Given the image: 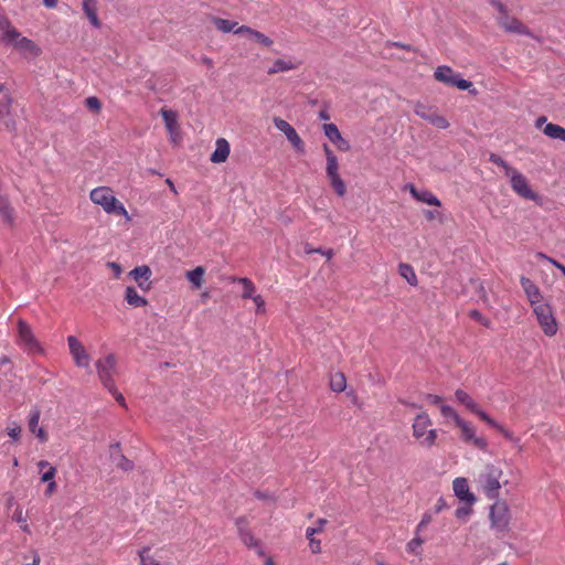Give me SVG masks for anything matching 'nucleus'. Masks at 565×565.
Segmentation results:
<instances>
[{"label":"nucleus","instance_id":"63","mask_svg":"<svg viewBox=\"0 0 565 565\" xmlns=\"http://www.w3.org/2000/svg\"><path fill=\"white\" fill-rule=\"evenodd\" d=\"M431 521V515L429 513H425L422 518L420 526H427Z\"/></svg>","mask_w":565,"mask_h":565},{"label":"nucleus","instance_id":"30","mask_svg":"<svg viewBox=\"0 0 565 565\" xmlns=\"http://www.w3.org/2000/svg\"><path fill=\"white\" fill-rule=\"evenodd\" d=\"M455 397L460 404L465 405L469 411H471L475 414H477L478 411L481 409L478 406V404L473 401V398L462 390H457L455 392Z\"/></svg>","mask_w":565,"mask_h":565},{"label":"nucleus","instance_id":"20","mask_svg":"<svg viewBox=\"0 0 565 565\" xmlns=\"http://www.w3.org/2000/svg\"><path fill=\"white\" fill-rule=\"evenodd\" d=\"M110 458L115 466L122 471H130L134 469V462L120 452L118 444L110 446Z\"/></svg>","mask_w":565,"mask_h":565},{"label":"nucleus","instance_id":"18","mask_svg":"<svg viewBox=\"0 0 565 565\" xmlns=\"http://www.w3.org/2000/svg\"><path fill=\"white\" fill-rule=\"evenodd\" d=\"M456 497L468 504H473L476 497L470 492L468 482L465 478H456L452 482Z\"/></svg>","mask_w":565,"mask_h":565},{"label":"nucleus","instance_id":"27","mask_svg":"<svg viewBox=\"0 0 565 565\" xmlns=\"http://www.w3.org/2000/svg\"><path fill=\"white\" fill-rule=\"evenodd\" d=\"M323 151L326 153L327 159V167H326V173L327 177L339 174V163L335 154L332 152V150L324 145Z\"/></svg>","mask_w":565,"mask_h":565},{"label":"nucleus","instance_id":"25","mask_svg":"<svg viewBox=\"0 0 565 565\" xmlns=\"http://www.w3.org/2000/svg\"><path fill=\"white\" fill-rule=\"evenodd\" d=\"M82 8L90 24L95 28H100L102 22L97 15V1L96 0H83Z\"/></svg>","mask_w":565,"mask_h":565},{"label":"nucleus","instance_id":"31","mask_svg":"<svg viewBox=\"0 0 565 565\" xmlns=\"http://www.w3.org/2000/svg\"><path fill=\"white\" fill-rule=\"evenodd\" d=\"M160 115L163 119L164 126L168 131L179 129L178 115L175 111L167 108H161Z\"/></svg>","mask_w":565,"mask_h":565},{"label":"nucleus","instance_id":"56","mask_svg":"<svg viewBox=\"0 0 565 565\" xmlns=\"http://www.w3.org/2000/svg\"><path fill=\"white\" fill-rule=\"evenodd\" d=\"M446 508H447V503H446L445 499L440 497L437 500V503H436V505L434 508V511H435V513H439V512H441Z\"/></svg>","mask_w":565,"mask_h":565},{"label":"nucleus","instance_id":"13","mask_svg":"<svg viewBox=\"0 0 565 565\" xmlns=\"http://www.w3.org/2000/svg\"><path fill=\"white\" fill-rule=\"evenodd\" d=\"M274 125L279 131H281L286 136L287 140L291 143V146L297 152H305L303 140L300 138L296 129L288 121L280 117H275Z\"/></svg>","mask_w":565,"mask_h":565},{"label":"nucleus","instance_id":"36","mask_svg":"<svg viewBox=\"0 0 565 565\" xmlns=\"http://www.w3.org/2000/svg\"><path fill=\"white\" fill-rule=\"evenodd\" d=\"M330 387L333 392H343L347 387V381L343 373H335L330 379Z\"/></svg>","mask_w":565,"mask_h":565},{"label":"nucleus","instance_id":"10","mask_svg":"<svg viewBox=\"0 0 565 565\" xmlns=\"http://www.w3.org/2000/svg\"><path fill=\"white\" fill-rule=\"evenodd\" d=\"M70 354L77 367L87 369L90 364V355L83 343L74 335L67 337Z\"/></svg>","mask_w":565,"mask_h":565},{"label":"nucleus","instance_id":"45","mask_svg":"<svg viewBox=\"0 0 565 565\" xmlns=\"http://www.w3.org/2000/svg\"><path fill=\"white\" fill-rule=\"evenodd\" d=\"M21 427L20 425H18L15 422H12L8 427H7V434L8 436H10L13 440H19L20 436H21Z\"/></svg>","mask_w":565,"mask_h":565},{"label":"nucleus","instance_id":"1","mask_svg":"<svg viewBox=\"0 0 565 565\" xmlns=\"http://www.w3.org/2000/svg\"><path fill=\"white\" fill-rule=\"evenodd\" d=\"M89 199L94 204L102 206L107 214L124 216L126 221H131V216L125 205L114 195L111 188L97 186L90 191Z\"/></svg>","mask_w":565,"mask_h":565},{"label":"nucleus","instance_id":"4","mask_svg":"<svg viewBox=\"0 0 565 565\" xmlns=\"http://www.w3.org/2000/svg\"><path fill=\"white\" fill-rule=\"evenodd\" d=\"M3 40L12 44L15 50L28 52L34 56L40 55L42 52L34 41L26 36H22L18 29L10 23H8L3 30Z\"/></svg>","mask_w":565,"mask_h":565},{"label":"nucleus","instance_id":"7","mask_svg":"<svg viewBox=\"0 0 565 565\" xmlns=\"http://www.w3.org/2000/svg\"><path fill=\"white\" fill-rule=\"evenodd\" d=\"M491 529L499 535L509 531L510 512L504 501L497 500L490 509Z\"/></svg>","mask_w":565,"mask_h":565},{"label":"nucleus","instance_id":"9","mask_svg":"<svg viewBox=\"0 0 565 565\" xmlns=\"http://www.w3.org/2000/svg\"><path fill=\"white\" fill-rule=\"evenodd\" d=\"M536 319L547 337H553L557 332V322L553 316L552 309L547 303H539L533 307Z\"/></svg>","mask_w":565,"mask_h":565},{"label":"nucleus","instance_id":"15","mask_svg":"<svg viewBox=\"0 0 565 565\" xmlns=\"http://www.w3.org/2000/svg\"><path fill=\"white\" fill-rule=\"evenodd\" d=\"M129 275L137 282L138 287L143 291H149L152 287V282L150 280L152 271L147 265H141L135 267Z\"/></svg>","mask_w":565,"mask_h":565},{"label":"nucleus","instance_id":"8","mask_svg":"<svg viewBox=\"0 0 565 565\" xmlns=\"http://www.w3.org/2000/svg\"><path fill=\"white\" fill-rule=\"evenodd\" d=\"M494 6L497 10L500 12V15L497 18L498 24L505 32L533 36L530 29L526 28L520 20L508 14L507 8L503 3L495 2Z\"/></svg>","mask_w":565,"mask_h":565},{"label":"nucleus","instance_id":"5","mask_svg":"<svg viewBox=\"0 0 565 565\" xmlns=\"http://www.w3.org/2000/svg\"><path fill=\"white\" fill-rule=\"evenodd\" d=\"M95 367L102 385L111 388L117 375V356L114 353L100 356L96 360Z\"/></svg>","mask_w":565,"mask_h":565},{"label":"nucleus","instance_id":"50","mask_svg":"<svg viewBox=\"0 0 565 565\" xmlns=\"http://www.w3.org/2000/svg\"><path fill=\"white\" fill-rule=\"evenodd\" d=\"M114 397L115 399L121 404L122 406H126V403H125V397L124 395L117 390L116 387V382L113 383V387L111 388H106Z\"/></svg>","mask_w":565,"mask_h":565},{"label":"nucleus","instance_id":"54","mask_svg":"<svg viewBox=\"0 0 565 565\" xmlns=\"http://www.w3.org/2000/svg\"><path fill=\"white\" fill-rule=\"evenodd\" d=\"M308 540L311 552L315 554L319 553L321 551L320 541L315 540L313 536Z\"/></svg>","mask_w":565,"mask_h":565},{"label":"nucleus","instance_id":"19","mask_svg":"<svg viewBox=\"0 0 565 565\" xmlns=\"http://www.w3.org/2000/svg\"><path fill=\"white\" fill-rule=\"evenodd\" d=\"M520 282L531 305L534 307L541 303L542 296L539 287L526 277H521Z\"/></svg>","mask_w":565,"mask_h":565},{"label":"nucleus","instance_id":"51","mask_svg":"<svg viewBox=\"0 0 565 565\" xmlns=\"http://www.w3.org/2000/svg\"><path fill=\"white\" fill-rule=\"evenodd\" d=\"M13 521H15L18 524L25 523L26 516L23 514V510L21 507H18L12 515Z\"/></svg>","mask_w":565,"mask_h":565},{"label":"nucleus","instance_id":"62","mask_svg":"<svg viewBox=\"0 0 565 565\" xmlns=\"http://www.w3.org/2000/svg\"><path fill=\"white\" fill-rule=\"evenodd\" d=\"M426 399L433 404H439L441 402V397L434 394H427Z\"/></svg>","mask_w":565,"mask_h":565},{"label":"nucleus","instance_id":"3","mask_svg":"<svg viewBox=\"0 0 565 565\" xmlns=\"http://www.w3.org/2000/svg\"><path fill=\"white\" fill-rule=\"evenodd\" d=\"M17 344L30 355L45 354L43 345L36 339L30 324L23 319H19L17 323Z\"/></svg>","mask_w":565,"mask_h":565},{"label":"nucleus","instance_id":"43","mask_svg":"<svg viewBox=\"0 0 565 565\" xmlns=\"http://www.w3.org/2000/svg\"><path fill=\"white\" fill-rule=\"evenodd\" d=\"M472 504H468L466 503L465 505L462 507H459L457 508L456 512H455V515L458 520H462V521H466L467 518L471 514L472 512V508H471Z\"/></svg>","mask_w":565,"mask_h":565},{"label":"nucleus","instance_id":"49","mask_svg":"<svg viewBox=\"0 0 565 565\" xmlns=\"http://www.w3.org/2000/svg\"><path fill=\"white\" fill-rule=\"evenodd\" d=\"M55 475H56V468L53 466H49V469L42 473L41 481L42 482L54 481Z\"/></svg>","mask_w":565,"mask_h":565},{"label":"nucleus","instance_id":"32","mask_svg":"<svg viewBox=\"0 0 565 565\" xmlns=\"http://www.w3.org/2000/svg\"><path fill=\"white\" fill-rule=\"evenodd\" d=\"M12 102L10 95H4L0 100V119L4 121L8 128H13V125H10L7 120L11 116Z\"/></svg>","mask_w":565,"mask_h":565},{"label":"nucleus","instance_id":"55","mask_svg":"<svg viewBox=\"0 0 565 565\" xmlns=\"http://www.w3.org/2000/svg\"><path fill=\"white\" fill-rule=\"evenodd\" d=\"M470 317L480 321L483 326H489V320L488 319H484L481 313L477 310H472L470 312Z\"/></svg>","mask_w":565,"mask_h":565},{"label":"nucleus","instance_id":"57","mask_svg":"<svg viewBox=\"0 0 565 565\" xmlns=\"http://www.w3.org/2000/svg\"><path fill=\"white\" fill-rule=\"evenodd\" d=\"M424 214L428 221H433L436 220L440 213L437 210H426Z\"/></svg>","mask_w":565,"mask_h":565},{"label":"nucleus","instance_id":"39","mask_svg":"<svg viewBox=\"0 0 565 565\" xmlns=\"http://www.w3.org/2000/svg\"><path fill=\"white\" fill-rule=\"evenodd\" d=\"M490 161L497 164L498 167H501L504 170L507 177L514 170V168L509 166V163L505 160H503L500 156L495 153L490 154Z\"/></svg>","mask_w":565,"mask_h":565},{"label":"nucleus","instance_id":"33","mask_svg":"<svg viewBox=\"0 0 565 565\" xmlns=\"http://www.w3.org/2000/svg\"><path fill=\"white\" fill-rule=\"evenodd\" d=\"M543 134L552 139H557L565 142V128L556 124H546L543 128Z\"/></svg>","mask_w":565,"mask_h":565},{"label":"nucleus","instance_id":"38","mask_svg":"<svg viewBox=\"0 0 565 565\" xmlns=\"http://www.w3.org/2000/svg\"><path fill=\"white\" fill-rule=\"evenodd\" d=\"M150 547L145 546L139 551L140 565H158L159 563L149 555Z\"/></svg>","mask_w":565,"mask_h":565},{"label":"nucleus","instance_id":"28","mask_svg":"<svg viewBox=\"0 0 565 565\" xmlns=\"http://www.w3.org/2000/svg\"><path fill=\"white\" fill-rule=\"evenodd\" d=\"M125 300L132 307H145L148 300L141 297L134 287L128 286L125 290Z\"/></svg>","mask_w":565,"mask_h":565},{"label":"nucleus","instance_id":"37","mask_svg":"<svg viewBox=\"0 0 565 565\" xmlns=\"http://www.w3.org/2000/svg\"><path fill=\"white\" fill-rule=\"evenodd\" d=\"M330 185L339 196H344L347 193V186L340 174L328 177Z\"/></svg>","mask_w":565,"mask_h":565},{"label":"nucleus","instance_id":"24","mask_svg":"<svg viewBox=\"0 0 565 565\" xmlns=\"http://www.w3.org/2000/svg\"><path fill=\"white\" fill-rule=\"evenodd\" d=\"M250 44L275 52L273 49L274 41L269 36L249 28V45ZM249 50H252L250 46Z\"/></svg>","mask_w":565,"mask_h":565},{"label":"nucleus","instance_id":"60","mask_svg":"<svg viewBox=\"0 0 565 565\" xmlns=\"http://www.w3.org/2000/svg\"><path fill=\"white\" fill-rule=\"evenodd\" d=\"M541 256L544 257V255H542V254H541ZM545 258L548 259V262H551L556 268H558L562 271V274L565 276V266L564 265H562L557 260L548 258L546 256H545Z\"/></svg>","mask_w":565,"mask_h":565},{"label":"nucleus","instance_id":"46","mask_svg":"<svg viewBox=\"0 0 565 565\" xmlns=\"http://www.w3.org/2000/svg\"><path fill=\"white\" fill-rule=\"evenodd\" d=\"M326 523H327V520H326V519H319V520H318V526H315V527H308V529L306 530V537H307V539H310V537H311V536H313L315 534L322 532L323 526H324V524H326Z\"/></svg>","mask_w":565,"mask_h":565},{"label":"nucleus","instance_id":"14","mask_svg":"<svg viewBox=\"0 0 565 565\" xmlns=\"http://www.w3.org/2000/svg\"><path fill=\"white\" fill-rule=\"evenodd\" d=\"M457 427L461 430V438L473 444L477 448L484 450L488 446V443L484 438L477 437L475 434V429L470 423L463 419H457Z\"/></svg>","mask_w":565,"mask_h":565},{"label":"nucleus","instance_id":"48","mask_svg":"<svg viewBox=\"0 0 565 565\" xmlns=\"http://www.w3.org/2000/svg\"><path fill=\"white\" fill-rule=\"evenodd\" d=\"M479 416L480 419H482L483 422H486L487 424H489L490 426L494 427L495 429H498L500 427V424L498 422H495L493 418H491L486 412H483L482 409L478 411V413L476 414Z\"/></svg>","mask_w":565,"mask_h":565},{"label":"nucleus","instance_id":"12","mask_svg":"<svg viewBox=\"0 0 565 565\" xmlns=\"http://www.w3.org/2000/svg\"><path fill=\"white\" fill-rule=\"evenodd\" d=\"M414 113L439 129H446L449 127L448 120L444 116L439 115L434 107L416 103L414 105Z\"/></svg>","mask_w":565,"mask_h":565},{"label":"nucleus","instance_id":"53","mask_svg":"<svg viewBox=\"0 0 565 565\" xmlns=\"http://www.w3.org/2000/svg\"><path fill=\"white\" fill-rule=\"evenodd\" d=\"M108 267L113 270L115 278L120 277L122 269L118 263L110 262V263H108Z\"/></svg>","mask_w":565,"mask_h":565},{"label":"nucleus","instance_id":"23","mask_svg":"<svg viewBox=\"0 0 565 565\" xmlns=\"http://www.w3.org/2000/svg\"><path fill=\"white\" fill-rule=\"evenodd\" d=\"M409 192L413 198L419 202L428 205L440 206V201L428 190H417L413 184L408 185Z\"/></svg>","mask_w":565,"mask_h":565},{"label":"nucleus","instance_id":"40","mask_svg":"<svg viewBox=\"0 0 565 565\" xmlns=\"http://www.w3.org/2000/svg\"><path fill=\"white\" fill-rule=\"evenodd\" d=\"M424 543V540L420 539L418 535H416L413 540H411L407 545L406 550L407 552L419 555L420 554V546Z\"/></svg>","mask_w":565,"mask_h":565},{"label":"nucleus","instance_id":"34","mask_svg":"<svg viewBox=\"0 0 565 565\" xmlns=\"http://www.w3.org/2000/svg\"><path fill=\"white\" fill-rule=\"evenodd\" d=\"M204 268L198 266L193 270L186 273L188 280L193 284L195 288H201L203 284Z\"/></svg>","mask_w":565,"mask_h":565},{"label":"nucleus","instance_id":"42","mask_svg":"<svg viewBox=\"0 0 565 565\" xmlns=\"http://www.w3.org/2000/svg\"><path fill=\"white\" fill-rule=\"evenodd\" d=\"M0 214L6 218L12 217V209L10 206V203L6 196H2L0 194Z\"/></svg>","mask_w":565,"mask_h":565},{"label":"nucleus","instance_id":"61","mask_svg":"<svg viewBox=\"0 0 565 565\" xmlns=\"http://www.w3.org/2000/svg\"><path fill=\"white\" fill-rule=\"evenodd\" d=\"M316 253H319V254L326 256L328 259H331L333 256L332 249L316 248Z\"/></svg>","mask_w":565,"mask_h":565},{"label":"nucleus","instance_id":"52","mask_svg":"<svg viewBox=\"0 0 565 565\" xmlns=\"http://www.w3.org/2000/svg\"><path fill=\"white\" fill-rule=\"evenodd\" d=\"M452 86H456L459 89L466 90L472 86V83L467 79L460 78L458 75Z\"/></svg>","mask_w":565,"mask_h":565},{"label":"nucleus","instance_id":"16","mask_svg":"<svg viewBox=\"0 0 565 565\" xmlns=\"http://www.w3.org/2000/svg\"><path fill=\"white\" fill-rule=\"evenodd\" d=\"M41 417V412L38 408H34L29 414V430L31 434L35 435L40 443L45 444L49 440L47 431L39 425Z\"/></svg>","mask_w":565,"mask_h":565},{"label":"nucleus","instance_id":"41","mask_svg":"<svg viewBox=\"0 0 565 565\" xmlns=\"http://www.w3.org/2000/svg\"><path fill=\"white\" fill-rule=\"evenodd\" d=\"M254 292V286L249 281V298H253V301L256 306V312L257 313H264L265 312V302L262 299L260 296H253Z\"/></svg>","mask_w":565,"mask_h":565},{"label":"nucleus","instance_id":"29","mask_svg":"<svg viewBox=\"0 0 565 565\" xmlns=\"http://www.w3.org/2000/svg\"><path fill=\"white\" fill-rule=\"evenodd\" d=\"M297 68V64L294 63L290 58H278L274 62L273 66L267 70V74L273 75L280 72H288Z\"/></svg>","mask_w":565,"mask_h":565},{"label":"nucleus","instance_id":"59","mask_svg":"<svg viewBox=\"0 0 565 565\" xmlns=\"http://www.w3.org/2000/svg\"><path fill=\"white\" fill-rule=\"evenodd\" d=\"M55 491H56V482L55 481L47 482L45 494L52 495Z\"/></svg>","mask_w":565,"mask_h":565},{"label":"nucleus","instance_id":"11","mask_svg":"<svg viewBox=\"0 0 565 565\" xmlns=\"http://www.w3.org/2000/svg\"><path fill=\"white\" fill-rule=\"evenodd\" d=\"M508 178H510L511 188L518 195L532 201L539 199V195L531 189L526 178L516 169H514Z\"/></svg>","mask_w":565,"mask_h":565},{"label":"nucleus","instance_id":"17","mask_svg":"<svg viewBox=\"0 0 565 565\" xmlns=\"http://www.w3.org/2000/svg\"><path fill=\"white\" fill-rule=\"evenodd\" d=\"M323 132L328 137V139L334 143L340 150L342 151H349L350 150V143L348 140H345L338 127L334 124H324Z\"/></svg>","mask_w":565,"mask_h":565},{"label":"nucleus","instance_id":"44","mask_svg":"<svg viewBox=\"0 0 565 565\" xmlns=\"http://www.w3.org/2000/svg\"><path fill=\"white\" fill-rule=\"evenodd\" d=\"M85 105L86 107L94 111V113H99L100 109H102V103L100 100L95 97V96H90V97H87L86 100H85Z\"/></svg>","mask_w":565,"mask_h":565},{"label":"nucleus","instance_id":"64","mask_svg":"<svg viewBox=\"0 0 565 565\" xmlns=\"http://www.w3.org/2000/svg\"><path fill=\"white\" fill-rule=\"evenodd\" d=\"M318 117L321 120H329L330 119V115H329L327 109L320 110L319 114H318Z\"/></svg>","mask_w":565,"mask_h":565},{"label":"nucleus","instance_id":"2","mask_svg":"<svg viewBox=\"0 0 565 565\" xmlns=\"http://www.w3.org/2000/svg\"><path fill=\"white\" fill-rule=\"evenodd\" d=\"M503 476L501 468L487 463L483 470L478 476V482L487 498L497 500L499 498V490L501 489L500 479Z\"/></svg>","mask_w":565,"mask_h":565},{"label":"nucleus","instance_id":"58","mask_svg":"<svg viewBox=\"0 0 565 565\" xmlns=\"http://www.w3.org/2000/svg\"><path fill=\"white\" fill-rule=\"evenodd\" d=\"M497 430L501 433L505 438L513 440V433L504 428L502 425H500V427Z\"/></svg>","mask_w":565,"mask_h":565},{"label":"nucleus","instance_id":"21","mask_svg":"<svg viewBox=\"0 0 565 565\" xmlns=\"http://www.w3.org/2000/svg\"><path fill=\"white\" fill-rule=\"evenodd\" d=\"M230 154V143L225 138H217L215 141V150L211 154L210 160L213 163L225 162Z\"/></svg>","mask_w":565,"mask_h":565},{"label":"nucleus","instance_id":"26","mask_svg":"<svg viewBox=\"0 0 565 565\" xmlns=\"http://www.w3.org/2000/svg\"><path fill=\"white\" fill-rule=\"evenodd\" d=\"M435 78L446 85L452 86L458 74L455 73L449 66H438L434 73Z\"/></svg>","mask_w":565,"mask_h":565},{"label":"nucleus","instance_id":"47","mask_svg":"<svg viewBox=\"0 0 565 565\" xmlns=\"http://www.w3.org/2000/svg\"><path fill=\"white\" fill-rule=\"evenodd\" d=\"M440 412L441 414L445 416V417H450L455 420V423L457 424V419H461L459 417V415L456 413V411L449 406V405H441L440 406Z\"/></svg>","mask_w":565,"mask_h":565},{"label":"nucleus","instance_id":"6","mask_svg":"<svg viewBox=\"0 0 565 565\" xmlns=\"http://www.w3.org/2000/svg\"><path fill=\"white\" fill-rule=\"evenodd\" d=\"M430 425V417L425 412L418 414L413 423V436L416 439H420V444L425 447H431L437 438L435 429L427 430Z\"/></svg>","mask_w":565,"mask_h":565},{"label":"nucleus","instance_id":"35","mask_svg":"<svg viewBox=\"0 0 565 565\" xmlns=\"http://www.w3.org/2000/svg\"><path fill=\"white\" fill-rule=\"evenodd\" d=\"M398 271L412 286L417 285V277L413 267L408 264H399Z\"/></svg>","mask_w":565,"mask_h":565},{"label":"nucleus","instance_id":"22","mask_svg":"<svg viewBox=\"0 0 565 565\" xmlns=\"http://www.w3.org/2000/svg\"><path fill=\"white\" fill-rule=\"evenodd\" d=\"M212 23L218 31L223 33H242L247 30V28L244 25L238 26V23L236 21L226 20L222 18H212Z\"/></svg>","mask_w":565,"mask_h":565}]
</instances>
